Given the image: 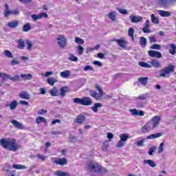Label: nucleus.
<instances>
[{"mask_svg":"<svg viewBox=\"0 0 176 176\" xmlns=\"http://www.w3.org/2000/svg\"><path fill=\"white\" fill-rule=\"evenodd\" d=\"M156 149H157V147L155 146L151 147L148 149V154L149 155V156H153V153L156 151Z\"/></svg>","mask_w":176,"mask_h":176,"instance_id":"nucleus-47","label":"nucleus"},{"mask_svg":"<svg viewBox=\"0 0 176 176\" xmlns=\"http://www.w3.org/2000/svg\"><path fill=\"white\" fill-rule=\"evenodd\" d=\"M158 13L161 17H170L171 16V12L168 11L159 10Z\"/></svg>","mask_w":176,"mask_h":176,"instance_id":"nucleus-22","label":"nucleus"},{"mask_svg":"<svg viewBox=\"0 0 176 176\" xmlns=\"http://www.w3.org/2000/svg\"><path fill=\"white\" fill-rule=\"evenodd\" d=\"M168 52L173 56L176 54V44L175 43H170L168 44Z\"/></svg>","mask_w":176,"mask_h":176,"instance_id":"nucleus-12","label":"nucleus"},{"mask_svg":"<svg viewBox=\"0 0 176 176\" xmlns=\"http://www.w3.org/2000/svg\"><path fill=\"white\" fill-rule=\"evenodd\" d=\"M126 143L124 142H123V141H122V140H120L119 142H118V143L117 144V145H116V147L117 148H123V146H124V144H125Z\"/></svg>","mask_w":176,"mask_h":176,"instance_id":"nucleus-60","label":"nucleus"},{"mask_svg":"<svg viewBox=\"0 0 176 176\" xmlns=\"http://www.w3.org/2000/svg\"><path fill=\"white\" fill-rule=\"evenodd\" d=\"M162 135H163L162 133H153L147 136V140H155V138H159V137H162Z\"/></svg>","mask_w":176,"mask_h":176,"instance_id":"nucleus-21","label":"nucleus"},{"mask_svg":"<svg viewBox=\"0 0 176 176\" xmlns=\"http://www.w3.org/2000/svg\"><path fill=\"white\" fill-rule=\"evenodd\" d=\"M83 70L85 72H87V71H94V68L90 65H87L84 67Z\"/></svg>","mask_w":176,"mask_h":176,"instance_id":"nucleus-59","label":"nucleus"},{"mask_svg":"<svg viewBox=\"0 0 176 176\" xmlns=\"http://www.w3.org/2000/svg\"><path fill=\"white\" fill-rule=\"evenodd\" d=\"M109 147V142L108 141H106L103 143L102 146V150L104 152H107L108 151V148Z\"/></svg>","mask_w":176,"mask_h":176,"instance_id":"nucleus-44","label":"nucleus"},{"mask_svg":"<svg viewBox=\"0 0 176 176\" xmlns=\"http://www.w3.org/2000/svg\"><path fill=\"white\" fill-rule=\"evenodd\" d=\"M148 77H141L138 79V82L141 83L143 86H146L148 84Z\"/></svg>","mask_w":176,"mask_h":176,"instance_id":"nucleus-26","label":"nucleus"},{"mask_svg":"<svg viewBox=\"0 0 176 176\" xmlns=\"http://www.w3.org/2000/svg\"><path fill=\"white\" fill-rule=\"evenodd\" d=\"M20 22L18 20H13L9 22L7 25L9 28H17Z\"/></svg>","mask_w":176,"mask_h":176,"instance_id":"nucleus-13","label":"nucleus"},{"mask_svg":"<svg viewBox=\"0 0 176 176\" xmlns=\"http://www.w3.org/2000/svg\"><path fill=\"white\" fill-rule=\"evenodd\" d=\"M56 41L60 49H65V46H67V38L63 35H58Z\"/></svg>","mask_w":176,"mask_h":176,"instance_id":"nucleus-4","label":"nucleus"},{"mask_svg":"<svg viewBox=\"0 0 176 176\" xmlns=\"http://www.w3.org/2000/svg\"><path fill=\"white\" fill-rule=\"evenodd\" d=\"M129 19L132 23H140V21H142V16H141L131 15Z\"/></svg>","mask_w":176,"mask_h":176,"instance_id":"nucleus-15","label":"nucleus"},{"mask_svg":"<svg viewBox=\"0 0 176 176\" xmlns=\"http://www.w3.org/2000/svg\"><path fill=\"white\" fill-rule=\"evenodd\" d=\"M6 107H10L11 111H14L17 108V100H14L10 104H6Z\"/></svg>","mask_w":176,"mask_h":176,"instance_id":"nucleus-23","label":"nucleus"},{"mask_svg":"<svg viewBox=\"0 0 176 176\" xmlns=\"http://www.w3.org/2000/svg\"><path fill=\"white\" fill-rule=\"evenodd\" d=\"M0 145L4 149L12 152H16L21 146L17 144V140L13 138H1Z\"/></svg>","mask_w":176,"mask_h":176,"instance_id":"nucleus-1","label":"nucleus"},{"mask_svg":"<svg viewBox=\"0 0 176 176\" xmlns=\"http://www.w3.org/2000/svg\"><path fill=\"white\" fill-rule=\"evenodd\" d=\"M89 94L91 97H93V98H96V100H100V98L102 97V96L97 93V91H94V90L90 91Z\"/></svg>","mask_w":176,"mask_h":176,"instance_id":"nucleus-17","label":"nucleus"},{"mask_svg":"<svg viewBox=\"0 0 176 176\" xmlns=\"http://www.w3.org/2000/svg\"><path fill=\"white\" fill-rule=\"evenodd\" d=\"M54 163L59 166H65V164H68V161H67L66 158H56L54 160Z\"/></svg>","mask_w":176,"mask_h":176,"instance_id":"nucleus-10","label":"nucleus"},{"mask_svg":"<svg viewBox=\"0 0 176 176\" xmlns=\"http://www.w3.org/2000/svg\"><path fill=\"white\" fill-rule=\"evenodd\" d=\"M60 76L62 78H69V76H71V72H69V70H65L60 73Z\"/></svg>","mask_w":176,"mask_h":176,"instance_id":"nucleus-28","label":"nucleus"},{"mask_svg":"<svg viewBox=\"0 0 176 176\" xmlns=\"http://www.w3.org/2000/svg\"><path fill=\"white\" fill-rule=\"evenodd\" d=\"M131 115L133 116H144V111H138L137 109H132L129 110Z\"/></svg>","mask_w":176,"mask_h":176,"instance_id":"nucleus-14","label":"nucleus"},{"mask_svg":"<svg viewBox=\"0 0 176 176\" xmlns=\"http://www.w3.org/2000/svg\"><path fill=\"white\" fill-rule=\"evenodd\" d=\"M117 43L118 45H120V47L124 49V47H126V45H127V41L122 39H118Z\"/></svg>","mask_w":176,"mask_h":176,"instance_id":"nucleus-35","label":"nucleus"},{"mask_svg":"<svg viewBox=\"0 0 176 176\" xmlns=\"http://www.w3.org/2000/svg\"><path fill=\"white\" fill-rule=\"evenodd\" d=\"M85 120H86V116L85 115L79 114L76 116V122L78 124H82Z\"/></svg>","mask_w":176,"mask_h":176,"instance_id":"nucleus-16","label":"nucleus"},{"mask_svg":"<svg viewBox=\"0 0 176 176\" xmlns=\"http://www.w3.org/2000/svg\"><path fill=\"white\" fill-rule=\"evenodd\" d=\"M134 32H135V30L133 28H129L128 30V36L131 38L132 42H134L135 41V38H134Z\"/></svg>","mask_w":176,"mask_h":176,"instance_id":"nucleus-20","label":"nucleus"},{"mask_svg":"<svg viewBox=\"0 0 176 176\" xmlns=\"http://www.w3.org/2000/svg\"><path fill=\"white\" fill-rule=\"evenodd\" d=\"M163 146H164V142H162L160 144L158 148V153H163Z\"/></svg>","mask_w":176,"mask_h":176,"instance_id":"nucleus-62","label":"nucleus"},{"mask_svg":"<svg viewBox=\"0 0 176 176\" xmlns=\"http://www.w3.org/2000/svg\"><path fill=\"white\" fill-rule=\"evenodd\" d=\"M139 45L142 46V47H145V46H146V38L144 36L140 37Z\"/></svg>","mask_w":176,"mask_h":176,"instance_id":"nucleus-34","label":"nucleus"},{"mask_svg":"<svg viewBox=\"0 0 176 176\" xmlns=\"http://www.w3.org/2000/svg\"><path fill=\"white\" fill-rule=\"evenodd\" d=\"M47 82L48 84L50 85V86H54V83H56L57 79L53 78H48Z\"/></svg>","mask_w":176,"mask_h":176,"instance_id":"nucleus-43","label":"nucleus"},{"mask_svg":"<svg viewBox=\"0 0 176 176\" xmlns=\"http://www.w3.org/2000/svg\"><path fill=\"white\" fill-rule=\"evenodd\" d=\"M0 78H2L3 82H6V80H10V76L9 74H6V73H0Z\"/></svg>","mask_w":176,"mask_h":176,"instance_id":"nucleus-33","label":"nucleus"},{"mask_svg":"<svg viewBox=\"0 0 176 176\" xmlns=\"http://www.w3.org/2000/svg\"><path fill=\"white\" fill-rule=\"evenodd\" d=\"M176 0H158V3L162 5L164 8H168V6H171V5H174L175 3Z\"/></svg>","mask_w":176,"mask_h":176,"instance_id":"nucleus-6","label":"nucleus"},{"mask_svg":"<svg viewBox=\"0 0 176 176\" xmlns=\"http://www.w3.org/2000/svg\"><path fill=\"white\" fill-rule=\"evenodd\" d=\"M102 103L98 102V103H95L94 107H91V111H93V112L97 113L98 112V108H102Z\"/></svg>","mask_w":176,"mask_h":176,"instance_id":"nucleus-24","label":"nucleus"},{"mask_svg":"<svg viewBox=\"0 0 176 176\" xmlns=\"http://www.w3.org/2000/svg\"><path fill=\"white\" fill-rule=\"evenodd\" d=\"M50 95L52 97H57L58 96L57 94L58 93V91L57 90V87H54L53 89H52L50 91Z\"/></svg>","mask_w":176,"mask_h":176,"instance_id":"nucleus-32","label":"nucleus"},{"mask_svg":"<svg viewBox=\"0 0 176 176\" xmlns=\"http://www.w3.org/2000/svg\"><path fill=\"white\" fill-rule=\"evenodd\" d=\"M100 170L97 172L99 173V174H107V170L106 168H103L102 166H100Z\"/></svg>","mask_w":176,"mask_h":176,"instance_id":"nucleus-56","label":"nucleus"},{"mask_svg":"<svg viewBox=\"0 0 176 176\" xmlns=\"http://www.w3.org/2000/svg\"><path fill=\"white\" fill-rule=\"evenodd\" d=\"M120 138L121 141L126 143V142L129 140V135L126 133H122L120 135Z\"/></svg>","mask_w":176,"mask_h":176,"instance_id":"nucleus-39","label":"nucleus"},{"mask_svg":"<svg viewBox=\"0 0 176 176\" xmlns=\"http://www.w3.org/2000/svg\"><path fill=\"white\" fill-rule=\"evenodd\" d=\"M10 14H12V10L3 11L4 17H9Z\"/></svg>","mask_w":176,"mask_h":176,"instance_id":"nucleus-64","label":"nucleus"},{"mask_svg":"<svg viewBox=\"0 0 176 176\" xmlns=\"http://www.w3.org/2000/svg\"><path fill=\"white\" fill-rule=\"evenodd\" d=\"M75 43H78V45H83V43H85V40H83L82 38H80L79 37H76Z\"/></svg>","mask_w":176,"mask_h":176,"instance_id":"nucleus-51","label":"nucleus"},{"mask_svg":"<svg viewBox=\"0 0 176 176\" xmlns=\"http://www.w3.org/2000/svg\"><path fill=\"white\" fill-rule=\"evenodd\" d=\"M152 130H153V126L148 122L142 127L141 132L143 134H146V133H149V131H152Z\"/></svg>","mask_w":176,"mask_h":176,"instance_id":"nucleus-7","label":"nucleus"},{"mask_svg":"<svg viewBox=\"0 0 176 176\" xmlns=\"http://www.w3.org/2000/svg\"><path fill=\"white\" fill-rule=\"evenodd\" d=\"M10 80H12V82H17L21 80V77L19 76L15 75L14 76L12 77L10 76Z\"/></svg>","mask_w":176,"mask_h":176,"instance_id":"nucleus-48","label":"nucleus"},{"mask_svg":"<svg viewBox=\"0 0 176 176\" xmlns=\"http://www.w3.org/2000/svg\"><path fill=\"white\" fill-rule=\"evenodd\" d=\"M144 164H148L150 167H156V163L152 160H145L143 161Z\"/></svg>","mask_w":176,"mask_h":176,"instance_id":"nucleus-25","label":"nucleus"},{"mask_svg":"<svg viewBox=\"0 0 176 176\" xmlns=\"http://www.w3.org/2000/svg\"><path fill=\"white\" fill-rule=\"evenodd\" d=\"M148 39L150 41V43H155L156 41V37L155 36H151L148 37Z\"/></svg>","mask_w":176,"mask_h":176,"instance_id":"nucleus-63","label":"nucleus"},{"mask_svg":"<svg viewBox=\"0 0 176 176\" xmlns=\"http://www.w3.org/2000/svg\"><path fill=\"white\" fill-rule=\"evenodd\" d=\"M160 122V117L156 116H154L152 118V120L150 122H148V123H150L152 125L153 128L155 129L157 127Z\"/></svg>","mask_w":176,"mask_h":176,"instance_id":"nucleus-8","label":"nucleus"},{"mask_svg":"<svg viewBox=\"0 0 176 176\" xmlns=\"http://www.w3.org/2000/svg\"><path fill=\"white\" fill-rule=\"evenodd\" d=\"M20 98H22L23 100H30V96L28 94V92L23 91L19 94Z\"/></svg>","mask_w":176,"mask_h":176,"instance_id":"nucleus-27","label":"nucleus"},{"mask_svg":"<svg viewBox=\"0 0 176 176\" xmlns=\"http://www.w3.org/2000/svg\"><path fill=\"white\" fill-rule=\"evenodd\" d=\"M96 89L99 91V94L103 97L104 91H102V87H101V85H96Z\"/></svg>","mask_w":176,"mask_h":176,"instance_id":"nucleus-54","label":"nucleus"},{"mask_svg":"<svg viewBox=\"0 0 176 176\" xmlns=\"http://www.w3.org/2000/svg\"><path fill=\"white\" fill-rule=\"evenodd\" d=\"M175 68V66H174L172 64L168 65L167 67H164V69L160 70V78H166L167 75H170V74H172L174 72V69Z\"/></svg>","mask_w":176,"mask_h":176,"instance_id":"nucleus-3","label":"nucleus"},{"mask_svg":"<svg viewBox=\"0 0 176 176\" xmlns=\"http://www.w3.org/2000/svg\"><path fill=\"white\" fill-rule=\"evenodd\" d=\"M55 175L56 176H71V174L63 170H57L55 172Z\"/></svg>","mask_w":176,"mask_h":176,"instance_id":"nucleus-29","label":"nucleus"},{"mask_svg":"<svg viewBox=\"0 0 176 176\" xmlns=\"http://www.w3.org/2000/svg\"><path fill=\"white\" fill-rule=\"evenodd\" d=\"M21 78L23 79V80H31L32 79V75L31 74H21Z\"/></svg>","mask_w":176,"mask_h":176,"instance_id":"nucleus-38","label":"nucleus"},{"mask_svg":"<svg viewBox=\"0 0 176 176\" xmlns=\"http://www.w3.org/2000/svg\"><path fill=\"white\" fill-rule=\"evenodd\" d=\"M10 122L16 129H19V130H23L24 129L23 124L20 123L19 121L12 120Z\"/></svg>","mask_w":176,"mask_h":176,"instance_id":"nucleus-11","label":"nucleus"},{"mask_svg":"<svg viewBox=\"0 0 176 176\" xmlns=\"http://www.w3.org/2000/svg\"><path fill=\"white\" fill-rule=\"evenodd\" d=\"M116 9L117 10H118L120 14H129V12L127 11V10L121 9L120 8H117Z\"/></svg>","mask_w":176,"mask_h":176,"instance_id":"nucleus-55","label":"nucleus"},{"mask_svg":"<svg viewBox=\"0 0 176 176\" xmlns=\"http://www.w3.org/2000/svg\"><path fill=\"white\" fill-rule=\"evenodd\" d=\"M13 168H15L16 170H23L25 168V166L21 165V164H13L12 165Z\"/></svg>","mask_w":176,"mask_h":176,"instance_id":"nucleus-50","label":"nucleus"},{"mask_svg":"<svg viewBox=\"0 0 176 176\" xmlns=\"http://www.w3.org/2000/svg\"><path fill=\"white\" fill-rule=\"evenodd\" d=\"M151 96H149V94H141L138 97V100H148Z\"/></svg>","mask_w":176,"mask_h":176,"instance_id":"nucleus-45","label":"nucleus"},{"mask_svg":"<svg viewBox=\"0 0 176 176\" xmlns=\"http://www.w3.org/2000/svg\"><path fill=\"white\" fill-rule=\"evenodd\" d=\"M150 49L153 50H160L162 49V46L159 44H153L151 47H150Z\"/></svg>","mask_w":176,"mask_h":176,"instance_id":"nucleus-52","label":"nucleus"},{"mask_svg":"<svg viewBox=\"0 0 176 176\" xmlns=\"http://www.w3.org/2000/svg\"><path fill=\"white\" fill-rule=\"evenodd\" d=\"M69 61H75L77 62L78 61V57L74 56V54H70V56L69 57Z\"/></svg>","mask_w":176,"mask_h":176,"instance_id":"nucleus-57","label":"nucleus"},{"mask_svg":"<svg viewBox=\"0 0 176 176\" xmlns=\"http://www.w3.org/2000/svg\"><path fill=\"white\" fill-rule=\"evenodd\" d=\"M18 49L23 50L24 47H25V42L24 40L19 39L18 40Z\"/></svg>","mask_w":176,"mask_h":176,"instance_id":"nucleus-30","label":"nucleus"},{"mask_svg":"<svg viewBox=\"0 0 176 176\" xmlns=\"http://www.w3.org/2000/svg\"><path fill=\"white\" fill-rule=\"evenodd\" d=\"M148 56L150 57L156 58H162V53L159 51H155V50H149L148 52Z\"/></svg>","mask_w":176,"mask_h":176,"instance_id":"nucleus-9","label":"nucleus"},{"mask_svg":"<svg viewBox=\"0 0 176 176\" xmlns=\"http://www.w3.org/2000/svg\"><path fill=\"white\" fill-rule=\"evenodd\" d=\"M73 102L74 104H79L80 105H85L89 107L93 104V100L89 97H84L82 98H73Z\"/></svg>","mask_w":176,"mask_h":176,"instance_id":"nucleus-2","label":"nucleus"},{"mask_svg":"<svg viewBox=\"0 0 176 176\" xmlns=\"http://www.w3.org/2000/svg\"><path fill=\"white\" fill-rule=\"evenodd\" d=\"M145 140L146 139H143L142 140H140L138 142H136L135 144L138 146H144V142H145Z\"/></svg>","mask_w":176,"mask_h":176,"instance_id":"nucleus-61","label":"nucleus"},{"mask_svg":"<svg viewBox=\"0 0 176 176\" xmlns=\"http://www.w3.org/2000/svg\"><path fill=\"white\" fill-rule=\"evenodd\" d=\"M30 30H32L31 24L30 23H27L23 26V32H28Z\"/></svg>","mask_w":176,"mask_h":176,"instance_id":"nucleus-37","label":"nucleus"},{"mask_svg":"<svg viewBox=\"0 0 176 176\" xmlns=\"http://www.w3.org/2000/svg\"><path fill=\"white\" fill-rule=\"evenodd\" d=\"M77 52L78 54L82 56V54H83V52H85V48H83V47H82L81 45H78L77 47Z\"/></svg>","mask_w":176,"mask_h":176,"instance_id":"nucleus-49","label":"nucleus"},{"mask_svg":"<svg viewBox=\"0 0 176 176\" xmlns=\"http://www.w3.org/2000/svg\"><path fill=\"white\" fill-rule=\"evenodd\" d=\"M3 54L4 56H6V57H8V58H13V54H12V52H10V51L8 50H4Z\"/></svg>","mask_w":176,"mask_h":176,"instance_id":"nucleus-46","label":"nucleus"},{"mask_svg":"<svg viewBox=\"0 0 176 176\" xmlns=\"http://www.w3.org/2000/svg\"><path fill=\"white\" fill-rule=\"evenodd\" d=\"M60 96H61V97H65L66 93H68V91H69V88H68V87L67 86L62 87L60 89Z\"/></svg>","mask_w":176,"mask_h":176,"instance_id":"nucleus-18","label":"nucleus"},{"mask_svg":"<svg viewBox=\"0 0 176 176\" xmlns=\"http://www.w3.org/2000/svg\"><path fill=\"white\" fill-rule=\"evenodd\" d=\"M25 43L27 45L28 50H32V47H34V45H32V41L27 39L25 40Z\"/></svg>","mask_w":176,"mask_h":176,"instance_id":"nucleus-40","label":"nucleus"},{"mask_svg":"<svg viewBox=\"0 0 176 176\" xmlns=\"http://www.w3.org/2000/svg\"><path fill=\"white\" fill-rule=\"evenodd\" d=\"M31 18L32 19V20H34V21H36L37 20L41 19L40 15L39 14L37 15V14H32Z\"/></svg>","mask_w":176,"mask_h":176,"instance_id":"nucleus-58","label":"nucleus"},{"mask_svg":"<svg viewBox=\"0 0 176 176\" xmlns=\"http://www.w3.org/2000/svg\"><path fill=\"white\" fill-rule=\"evenodd\" d=\"M36 123H37V124H39L41 123H47L46 118L42 116H38L36 119Z\"/></svg>","mask_w":176,"mask_h":176,"instance_id":"nucleus-31","label":"nucleus"},{"mask_svg":"<svg viewBox=\"0 0 176 176\" xmlns=\"http://www.w3.org/2000/svg\"><path fill=\"white\" fill-rule=\"evenodd\" d=\"M151 67H154V68H162V64L159 63V60L156 59H153L151 61Z\"/></svg>","mask_w":176,"mask_h":176,"instance_id":"nucleus-19","label":"nucleus"},{"mask_svg":"<svg viewBox=\"0 0 176 176\" xmlns=\"http://www.w3.org/2000/svg\"><path fill=\"white\" fill-rule=\"evenodd\" d=\"M138 65L140 67H142V68H152V65L150 64H148L145 62H139Z\"/></svg>","mask_w":176,"mask_h":176,"instance_id":"nucleus-41","label":"nucleus"},{"mask_svg":"<svg viewBox=\"0 0 176 176\" xmlns=\"http://www.w3.org/2000/svg\"><path fill=\"white\" fill-rule=\"evenodd\" d=\"M151 21L152 23H153L154 24H159L160 21H159V18H157L156 16H155V14H152L151 15Z\"/></svg>","mask_w":176,"mask_h":176,"instance_id":"nucleus-42","label":"nucleus"},{"mask_svg":"<svg viewBox=\"0 0 176 176\" xmlns=\"http://www.w3.org/2000/svg\"><path fill=\"white\" fill-rule=\"evenodd\" d=\"M69 140L70 142L75 143V142H76V140H78V138L76 135H69Z\"/></svg>","mask_w":176,"mask_h":176,"instance_id":"nucleus-53","label":"nucleus"},{"mask_svg":"<svg viewBox=\"0 0 176 176\" xmlns=\"http://www.w3.org/2000/svg\"><path fill=\"white\" fill-rule=\"evenodd\" d=\"M87 166L89 171H93L94 173H98L100 171V165H98L97 163L87 162Z\"/></svg>","mask_w":176,"mask_h":176,"instance_id":"nucleus-5","label":"nucleus"},{"mask_svg":"<svg viewBox=\"0 0 176 176\" xmlns=\"http://www.w3.org/2000/svg\"><path fill=\"white\" fill-rule=\"evenodd\" d=\"M108 17L112 21H116V12H109Z\"/></svg>","mask_w":176,"mask_h":176,"instance_id":"nucleus-36","label":"nucleus"}]
</instances>
